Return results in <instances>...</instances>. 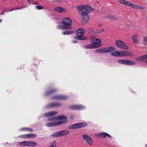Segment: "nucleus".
Returning a JSON list of instances; mask_svg holds the SVG:
<instances>
[{"instance_id": "1", "label": "nucleus", "mask_w": 147, "mask_h": 147, "mask_svg": "<svg viewBox=\"0 0 147 147\" xmlns=\"http://www.w3.org/2000/svg\"><path fill=\"white\" fill-rule=\"evenodd\" d=\"M66 118L67 117L66 116L62 115L58 116L53 118H50L49 119V120L50 121H55L56 119L61 120V121L54 122L48 123L46 124V125L47 127H52L66 123L67 122Z\"/></svg>"}, {"instance_id": "2", "label": "nucleus", "mask_w": 147, "mask_h": 147, "mask_svg": "<svg viewBox=\"0 0 147 147\" xmlns=\"http://www.w3.org/2000/svg\"><path fill=\"white\" fill-rule=\"evenodd\" d=\"M111 54L113 56L115 57L132 56L133 55L132 52L125 51L116 50L112 52Z\"/></svg>"}, {"instance_id": "3", "label": "nucleus", "mask_w": 147, "mask_h": 147, "mask_svg": "<svg viewBox=\"0 0 147 147\" xmlns=\"http://www.w3.org/2000/svg\"><path fill=\"white\" fill-rule=\"evenodd\" d=\"M115 44L116 46L120 49L128 50L129 47L127 44L124 41L121 39H117L115 41Z\"/></svg>"}, {"instance_id": "4", "label": "nucleus", "mask_w": 147, "mask_h": 147, "mask_svg": "<svg viewBox=\"0 0 147 147\" xmlns=\"http://www.w3.org/2000/svg\"><path fill=\"white\" fill-rule=\"evenodd\" d=\"M85 32V30L83 29L80 28L78 29L76 32L77 36L75 38L80 40L86 39V38H84L82 37Z\"/></svg>"}, {"instance_id": "5", "label": "nucleus", "mask_w": 147, "mask_h": 147, "mask_svg": "<svg viewBox=\"0 0 147 147\" xmlns=\"http://www.w3.org/2000/svg\"><path fill=\"white\" fill-rule=\"evenodd\" d=\"M87 123H78L70 126L69 128L70 129H76L85 127Z\"/></svg>"}, {"instance_id": "6", "label": "nucleus", "mask_w": 147, "mask_h": 147, "mask_svg": "<svg viewBox=\"0 0 147 147\" xmlns=\"http://www.w3.org/2000/svg\"><path fill=\"white\" fill-rule=\"evenodd\" d=\"M69 133L67 130H62L54 133L51 135V136L54 137L63 136L68 134Z\"/></svg>"}, {"instance_id": "7", "label": "nucleus", "mask_w": 147, "mask_h": 147, "mask_svg": "<svg viewBox=\"0 0 147 147\" xmlns=\"http://www.w3.org/2000/svg\"><path fill=\"white\" fill-rule=\"evenodd\" d=\"M90 40L91 42L93 44L97 45H99V46L100 47L99 45L101 42V40L100 38H98L96 37L92 36L90 37Z\"/></svg>"}, {"instance_id": "8", "label": "nucleus", "mask_w": 147, "mask_h": 147, "mask_svg": "<svg viewBox=\"0 0 147 147\" xmlns=\"http://www.w3.org/2000/svg\"><path fill=\"white\" fill-rule=\"evenodd\" d=\"M62 23L64 26H70L72 24L71 20L69 18H65L62 22Z\"/></svg>"}, {"instance_id": "9", "label": "nucleus", "mask_w": 147, "mask_h": 147, "mask_svg": "<svg viewBox=\"0 0 147 147\" xmlns=\"http://www.w3.org/2000/svg\"><path fill=\"white\" fill-rule=\"evenodd\" d=\"M127 6H129L132 8L136 9H145L144 7L140 6L137 4H133L129 1Z\"/></svg>"}, {"instance_id": "10", "label": "nucleus", "mask_w": 147, "mask_h": 147, "mask_svg": "<svg viewBox=\"0 0 147 147\" xmlns=\"http://www.w3.org/2000/svg\"><path fill=\"white\" fill-rule=\"evenodd\" d=\"M82 21L84 23H87L89 20L88 14L86 12H84L82 13Z\"/></svg>"}, {"instance_id": "11", "label": "nucleus", "mask_w": 147, "mask_h": 147, "mask_svg": "<svg viewBox=\"0 0 147 147\" xmlns=\"http://www.w3.org/2000/svg\"><path fill=\"white\" fill-rule=\"evenodd\" d=\"M83 138L84 139L87 141V143L90 145L92 144L93 142L92 138L90 136L86 135H83Z\"/></svg>"}, {"instance_id": "12", "label": "nucleus", "mask_w": 147, "mask_h": 147, "mask_svg": "<svg viewBox=\"0 0 147 147\" xmlns=\"http://www.w3.org/2000/svg\"><path fill=\"white\" fill-rule=\"evenodd\" d=\"M20 137L22 138H34L36 137V135L32 134H27L22 135Z\"/></svg>"}, {"instance_id": "13", "label": "nucleus", "mask_w": 147, "mask_h": 147, "mask_svg": "<svg viewBox=\"0 0 147 147\" xmlns=\"http://www.w3.org/2000/svg\"><path fill=\"white\" fill-rule=\"evenodd\" d=\"M115 47L113 46L105 47V53L112 52L115 50Z\"/></svg>"}, {"instance_id": "14", "label": "nucleus", "mask_w": 147, "mask_h": 147, "mask_svg": "<svg viewBox=\"0 0 147 147\" xmlns=\"http://www.w3.org/2000/svg\"><path fill=\"white\" fill-rule=\"evenodd\" d=\"M76 8L79 13H82L85 8V6L84 5H81L76 7Z\"/></svg>"}, {"instance_id": "15", "label": "nucleus", "mask_w": 147, "mask_h": 147, "mask_svg": "<svg viewBox=\"0 0 147 147\" xmlns=\"http://www.w3.org/2000/svg\"><path fill=\"white\" fill-rule=\"evenodd\" d=\"M138 35L137 34L133 35L131 37V39L133 43L137 44L138 42Z\"/></svg>"}, {"instance_id": "16", "label": "nucleus", "mask_w": 147, "mask_h": 147, "mask_svg": "<svg viewBox=\"0 0 147 147\" xmlns=\"http://www.w3.org/2000/svg\"><path fill=\"white\" fill-rule=\"evenodd\" d=\"M54 9L56 11L61 13H62L63 12H66L67 11L65 9L61 7H55L54 8Z\"/></svg>"}, {"instance_id": "17", "label": "nucleus", "mask_w": 147, "mask_h": 147, "mask_svg": "<svg viewBox=\"0 0 147 147\" xmlns=\"http://www.w3.org/2000/svg\"><path fill=\"white\" fill-rule=\"evenodd\" d=\"M99 47L100 46H98L96 45L93 44L92 43V44L87 45L85 46V48L90 49H95Z\"/></svg>"}, {"instance_id": "18", "label": "nucleus", "mask_w": 147, "mask_h": 147, "mask_svg": "<svg viewBox=\"0 0 147 147\" xmlns=\"http://www.w3.org/2000/svg\"><path fill=\"white\" fill-rule=\"evenodd\" d=\"M57 114V112L56 111L50 112L45 114V116L46 117H49L55 115H56Z\"/></svg>"}, {"instance_id": "19", "label": "nucleus", "mask_w": 147, "mask_h": 147, "mask_svg": "<svg viewBox=\"0 0 147 147\" xmlns=\"http://www.w3.org/2000/svg\"><path fill=\"white\" fill-rule=\"evenodd\" d=\"M96 53H105L104 48H101L97 49L95 50Z\"/></svg>"}, {"instance_id": "20", "label": "nucleus", "mask_w": 147, "mask_h": 147, "mask_svg": "<svg viewBox=\"0 0 147 147\" xmlns=\"http://www.w3.org/2000/svg\"><path fill=\"white\" fill-rule=\"evenodd\" d=\"M37 145V143L34 142L28 141V146L35 147Z\"/></svg>"}, {"instance_id": "21", "label": "nucleus", "mask_w": 147, "mask_h": 147, "mask_svg": "<svg viewBox=\"0 0 147 147\" xmlns=\"http://www.w3.org/2000/svg\"><path fill=\"white\" fill-rule=\"evenodd\" d=\"M59 28L63 30L71 29L72 27L71 26H67L64 25H59L58 26Z\"/></svg>"}, {"instance_id": "22", "label": "nucleus", "mask_w": 147, "mask_h": 147, "mask_svg": "<svg viewBox=\"0 0 147 147\" xmlns=\"http://www.w3.org/2000/svg\"><path fill=\"white\" fill-rule=\"evenodd\" d=\"M83 107L82 105H74L71 107L72 109H73L78 110L83 108Z\"/></svg>"}, {"instance_id": "23", "label": "nucleus", "mask_w": 147, "mask_h": 147, "mask_svg": "<svg viewBox=\"0 0 147 147\" xmlns=\"http://www.w3.org/2000/svg\"><path fill=\"white\" fill-rule=\"evenodd\" d=\"M18 145L21 146H28V141H24L18 143Z\"/></svg>"}, {"instance_id": "24", "label": "nucleus", "mask_w": 147, "mask_h": 147, "mask_svg": "<svg viewBox=\"0 0 147 147\" xmlns=\"http://www.w3.org/2000/svg\"><path fill=\"white\" fill-rule=\"evenodd\" d=\"M85 10L87 12H89L92 11L94 10V9L90 6L88 5H87L85 6Z\"/></svg>"}, {"instance_id": "25", "label": "nucleus", "mask_w": 147, "mask_h": 147, "mask_svg": "<svg viewBox=\"0 0 147 147\" xmlns=\"http://www.w3.org/2000/svg\"><path fill=\"white\" fill-rule=\"evenodd\" d=\"M136 64V62L134 61H132L130 60H126V65H134Z\"/></svg>"}, {"instance_id": "26", "label": "nucleus", "mask_w": 147, "mask_h": 147, "mask_svg": "<svg viewBox=\"0 0 147 147\" xmlns=\"http://www.w3.org/2000/svg\"><path fill=\"white\" fill-rule=\"evenodd\" d=\"M146 59L145 57V56L144 55L138 57L137 59V61H143Z\"/></svg>"}, {"instance_id": "27", "label": "nucleus", "mask_w": 147, "mask_h": 147, "mask_svg": "<svg viewBox=\"0 0 147 147\" xmlns=\"http://www.w3.org/2000/svg\"><path fill=\"white\" fill-rule=\"evenodd\" d=\"M119 2L122 4H123L126 6H128L129 1H126L125 0H118Z\"/></svg>"}, {"instance_id": "28", "label": "nucleus", "mask_w": 147, "mask_h": 147, "mask_svg": "<svg viewBox=\"0 0 147 147\" xmlns=\"http://www.w3.org/2000/svg\"><path fill=\"white\" fill-rule=\"evenodd\" d=\"M74 33V31L72 30H66L63 32V34L65 35L69 34Z\"/></svg>"}, {"instance_id": "29", "label": "nucleus", "mask_w": 147, "mask_h": 147, "mask_svg": "<svg viewBox=\"0 0 147 147\" xmlns=\"http://www.w3.org/2000/svg\"><path fill=\"white\" fill-rule=\"evenodd\" d=\"M126 61V59H122L118 60V62L120 64L125 65Z\"/></svg>"}, {"instance_id": "30", "label": "nucleus", "mask_w": 147, "mask_h": 147, "mask_svg": "<svg viewBox=\"0 0 147 147\" xmlns=\"http://www.w3.org/2000/svg\"><path fill=\"white\" fill-rule=\"evenodd\" d=\"M61 104L59 103H53L50 104V107H55L59 106Z\"/></svg>"}, {"instance_id": "31", "label": "nucleus", "mask_w": 147, "mask_h": 147, "mask_svg": "<svg viewBox=\"0 0 147 147\" xmlns=\"http://www.w3.org/2000/svg\"><path fill=\"white\" fill-rule=\"evenodd\" d=\"M107 18H110L111 19L115 20H117V19L113 15H108L107 16Z\"/></svg>"}, {"instance_id": "32", "label": "nucleus", "mask_w": 147, "mask_h": 147, "mask_svg": "<svg viewBox=\"0 0 147 147\" xmlns=\"http://www.w3.org/2000/svg\"><path fill=\"white\" fill-rule=\"evenodd\" d=\"M98 136H100L101 137H102L103 138L105 137L106 136L108 135V134L106 133H102L99 134H98Z\"/></svg>"}, {"instance_id": "33", "label": "nucleus", "mask_w": 147, "mask_h": 147, "mask_svg": "<svg viewBox=\"0 0 147 147\" xmlns=\"http://www.w3.org/2000/svg\"><path fill=\"white\" fill-rule=\"evenodd\" d=\"M56 141L55 140L53 141L51 143L50 146L49 147H56L55 144Z\"/></svg>"}, {"instance_id": "34", "label": "nucleus", "mask_w": 147, "mask_h": 147, "mask_svg": "<svg viewBox=\"0 0 147 147\" xmlns=\"http://www.w3.org/2000/svg\"><path fill=\"white\" fill-rule=\"evenodd\" d=\"M56 98L58 99H64L67 98V97L64 96H57Z\"/></svg>"}, {"instance_id": "35", "label": "nucleus", "mask_w": 147, "mask_h": 147, "mask_svg": "<svg viewBox=\"0 0 147 147\" xmlns=\"http://www.w3.org/2000/svg\"><path fill=\"white\" fill-rule=\"evenodd\" d=\"M21 130H28L30 131L31 132L33 131V130L31 128H22L21 129Z\"/></svg>"}, {"instance_id": "36", "label": "nucleus", "mask_w": 147, "mask_h": 147, "mask_svg": "<svg viewBox=\"0 0 147 147\" xmlns=\"http://www.w3.org/2000/svg\"><path fill=\"white\" fill-rule=\"evenodd\" d=\"M94 31V29L89 28L87 29L88 32L89 33H92Z\"/></svg>"}, {"instance_id": "37", "label": "nucleus", "mask_w": 147, "mask_h": 147, "mask_svg": "<svg viewBox=\"0 0 147 147\" xmlns=\"http://www.w3.org/2000/svg\"><path fill=\"white\" fill-rule=\"evenodd\" d=\"M36 7L38 9H41L44 8L43 7L41 6H36Z\"/></svg>"}, {"instance_id": "38", "label": "nucleus", "mask_w": 147, "mask_h": 147, "mask_svg": "<svg viewBox=\"0 0 147 147\" xmlns=\"http://www.w3.org/2000/svg\"><path fill=\"white\" fill-rule=\"evenodd\" d=\"M104 31V30L103 29H101L97 30V32L98 33H100L103 32Z\"/></svg>"}, {"instance_id": "39", "label": "nucleus", "mask_w": 147, "mask_h": 147, "mask_svg": "<svg viewBox=\"0 0 147 147\" xmlns=\"http://www.w3.org/2000/svg\"><path fill=\"white\" fill-rule=\"evenodd\" d=\"M130 27V24L129 23H127L125 24V27L129 28Z\"/></svg>"}, {"instance_id": "40", "label": "nucleus", "mask_w": 147, "mask_h": 147, "mask_svg": "<svg viewBox=\"0 0 147 147\" xmlns=\"http://www.w3.org/2000/svg\"><path fill=\"white\" fill-rule=\"evenodd\" d=\"M143 40L145 42H147V36H145L144 37Z\"/></svg>"}, {"instance_id": "41", "label": "nucleus", "mask_w": 147, "mask_h": 147, "mask_svg": "<svg viewBox=\"0 0 147 147\" xmlns=\"http://www.w3.org/2000/svg\"><path fill=\"white\" fill-rule=\"evenodd\" d=\"M145 57H146V59H147V54L146 55H145Z\"/></svg>"}, {"instance_id": "42", "label": "nucleus", "mask_w": 147, "mask_h": 147, "mask_svg": "<svg viewBox=\"0 0 147 147\" xmlns=\"http://www.w3.org/2000/svg\"><path fill=\"white\" fill-rule=\"evenodd\" d=\"M145 57H146V59H147V54L146 55H145Z\"/></svg>"}, {"instance_id": "43", "label": "nucleus", "mask_w": 147, "mask_h": 147, "mask_svg": "<svg viewBox=\"0 0 147 147\" xmlns=\"http://www.w3.org/2000/svg\"><path fill=\"white\" fill-rule=\"evenodd\" d=\"M28 2L29 3H30V0H27Z\"/></svg>"}, {"instance_id": "44", "label": "nucleus", "mask_w": 147, "mask_h": 147, "mask_svg": "<svg viewBox=\"0 0 147 147\" xmlns=\"http://www.w3.org/2000/svg\"><path fill=\"white\" fill-rule=\"evenodd\" d=\"M74 42H75V43H76L77 42V41H74Z\"/></svg>"}, {"instance_id": "45", "label": "nucleus", "mask_w": 147, "mask_h": 147, "mask_svg": "<svg viewBox=\"0 0 147 147\" xmlns=\"http://www.w3.org/2000/svg\"><path fill=\"white\" fill-rule=\"evenodd\" d=\"M145 63L146 64H147V60L146 61Z\"/></svg>"}, {"instance_id": "46", "label": "nucleus", "mask_w": 147, "mask_h": 147, "mask_svg": "<svg viewBox=\"0 0 147 147\" xmlns=\"http://www.w3.org/2000/svg\"><path fill=\"white\" fill-rule=\"evenodd\" d=\"M146 147H147V144L146 145Z\"/></svg>"}, {"instance_id": "47", "label": "nucleus", "mask_w": 147, "mask_h": 147, "mask_svg": "<svg viewBox=\"0 0 147 147\" xmlns=\"http://www.w3.org/2000/svg\"><path fill=\"white\" fill-rule=\"evenodd\" d=\"M1 20H0V23L1 22Z\"/></svg>"}, {"instance_id": "48", "label": "nucleus", "mask_w": 147, "mask_h": 147, "mask_svg": "<svg viewBox=\"0 0 147 147\" xmlns=\"http://www.w3.org/2000/svg\"><path fill=\"white\" fill-rule=\"evenodd\" d=\"M37 3H35V4H36Z\"/></svg>"}]
</instances>
